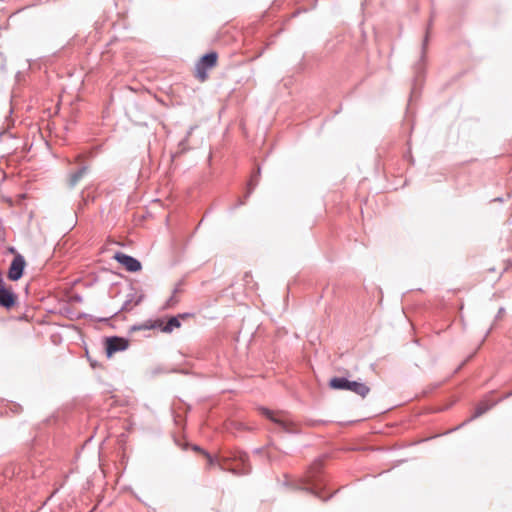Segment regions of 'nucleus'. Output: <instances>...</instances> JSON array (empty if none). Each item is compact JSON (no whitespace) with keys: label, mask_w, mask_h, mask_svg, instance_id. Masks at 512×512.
Wrapping results in <instances>:
<instances>
[{"label":"nucleus","mask_w":512,"mask_h":512,"mask_svg":"<svg viewBox=\"0 0 512 512\" xmlns=\"http://www.w3.org/2000/svg\"><path fill=\"white\" fill-rule=\"evenodd\" d=\"M259 412L271 420L273 423L277 424L282 431L288 433H296L297 425L292 421L290 416L284 411H272L267 408L261 407L259 408Z\"/></svg>","instance_id":"obj_1"},{"label":"nucleus","mask_w":512,"mask_h":512,"mask_svg":"<svg viewBox=\"0 0 512 512\" xmlns=\"http://www.w3.org/2000/svg\"><path fill=\"white\" fill-rule=\"evenodd\" d=\"M203 453V455L206 457L207 459V464H208V467H212L215 463H216V459L213 458L210 454H208L207 452H204V451H201ZM238 460L239 462H241V464L243 465V468L242 469H239L238 466H231L229 464V459L228 458H222V459H218L217 460V463L219 465V467L222 469V470H229L233 473H236V474H245V473H248L249 472V469H246L245 468V463H246V460H247V456L246 454H239L238 456Z\"/></svg>","instance_id":"obj_2"},{"label":"nucleus","mask_w":512,"mask_h":512,"mask_svg":"<svg viewBox=\"0 0 512 512\" xmlns=\"http://www.w3.org/2000/svg\"><path fill=\"white\" fill-rule=\"evenodd\" d=\"M217 59H218V56L215 52H210V53L204 55L200 59L199 63L196 66L195 76L200 81H202V82L205 81L207 78L206 70L215 67L217 64Z\"/></svg>","instance_id":"obj_3"},{"label":"nucleus","mask_w":512,"mask_h":512,"mask_svg":"<svg viewBox=\"0 0 512 512\" xmlns=\"http://www.w3.org/2000/svg\"><path fill=\"white\" fill-rule=\"evenodd\" d=\"M129 341L121 337H110L106 339V354L111 357L113 354L124 351L128 348Z\"/></svg>","instance_id":"obj_4"},{"label":"nucleus","mask_w":512,"mask_h":512,"mask_svg":"<svg viewBox=\"0 0 512 512\" xmlns=\"http://www.w3.org/2000/svg\"><path fill=\"white\" fill-rule=\"evenodd\" d=\"M114 259L129 272H138L142 268L141 263L137 259L122 252H117L114 255Z\"/></svg>","instance_id":"obj_5"},{"label":"nucleus","mask_w":512,"mask_h":512,"mask_svg":"<svg viewBox=\"0 0 512 512\" xmlns=\"http://www.w3.org/2000/svg\"><path fill=\"white\" fill-rule=\"evenodd\" d=\"M25 267V260L21 255H16L9 267L8 278L12 281H17L23 274Z\"/></svg>","instance_id":"obj_6"},{"label":"nucleus","mask_w":512,"mask_h":512,"mask_svg":"<svg viewBox=\"0 0 512 512\" xmlns=\"http://www.w3.org/2000/svg\"><path fill=\"white\" fill-rule=\"evenodd\" d=\"M188 316L189 314H180L177 317H171L165 324L161 320H157L152 327H159L163 332L170 333L175 328H179L181 326L179 321L180 318L184 319Z\"/></svg>","instance_id":"obj_7"},{"label":"nucleus","mask_w":512,"mask_h":512,"mask_svg":"<svg viewBox=\"0 0 512 512\" xmlns=\"http://www.w3.org/2000/svg\"><path fill=\"white\" fill-rule=\"evenodd\" d=\"M500 401H502V399L500 398L499 400L497 401H494L492 403H487V402H480L476 408H475V411H474V414L466 421L467 422H470L480 416H482L483 414H485L487 411H489L492 407H494L497 403H499ZM465 425V422L461 425L463 426Z\"/></svg>","instance_id":"obj_8"},{"label":"nucleus","mask_w":512,"mask_h":512,"mask_svg":"<svg viewBox=\"0 0 512 512\" xmlns=\"http://www.w3.org/2000/svg\"><path fill=\"white\" fill-rule=\"evenodd\" d=\"M15 304V295L12 291L0 288V305L10 308Z\"/></svg>","instance_id":"obj_9"},{"label":"nucleus","mask_w":512,"mask_h":512,"mask_svg":"<svg viewBox=\"0 0 512 512\" xmlns=\"http://www.w3.org/2000/svg\"><path fill=\"white\" fill-rule=\"evenodd\" d=\"M332 389L352 390V382L345 378H332L329 382Z\"/></svg>","instance_id":"obj_10"},{"label":"nucleus","mask_w":512,"mask_h":512,"mask_svg":"<svg viewBox=\"0 0 512 512\" xmlns=\"http://www.w3.org/2000/svg\"><path fill=\"white\" fill-rule=\"evenodd\" d=\"M369 392L370 387L367 384L354 380V394L365 398Z\"/></svg>","instance_id":"obj_11"},{"label":"nucleus","mask_w":512,"mask_h":512,"mask_svg":"<svg viewBox=\"0 0 512 512\" xmlns=\"http://www.w3.org/2000/svg\"><path fill=\"white\" fill-rule=\"evenodd\" d=\"M84 169L80 170L78 173L72 175L71 183L75 184L83 175Z\"/></svg>","instance_id":"obj_12"},{"label":"nucleus","mask_w":512,"mask_h":512,"mask_svg":"<svg viewBox=\"0 0 512 512\" xmlns=\"http://www.w3.org/2000/svg\"><path fill=\"white\" fill-rule=\"evenodd\" d=\"M431 26H432V21L429 22L428 27H427L426 35H425L424 41H423V50L425 49V47L427 45L429 29L431 28Z\"/></svg>","instance_id":"obj_13"},{"label":"nucleus","mask_w":512,"mask_h":512,"mask_svg":"<svg viewBox=\"0 0 512 512\" xmlns=\"http://www.w3.org/2000/svg\"><path fill=\"white\" fill-rule=\"evenodd\" d=\"M178 302V299L175 297V296H172L169 301L167 302L166 306L167 307H172L173 305H175L176 303Z\"/></svg>","instance_id":"obj_14"},{"label":"nucleus","mask_w":512,"mask_h":512,"mask_svg":"<svg viewBox=\"0 0 512 512\" xmlns=\"http://www.w3.org/2000/svg\"><path fill=\"white\" fill-rule=\"evenodd\" d=\"M511 396H512V391L506 393L501 399L504 400V399H507V398H509Z\"/></svg>","instance_id":"obj_15"},{"label":"nucleus","mask_w":512,"mask_h":512,"mask_svg":"<svg viewBox=\"0 0 512 512\" xmlns=\"http://www.w3.org/2000/svg\"><path fill=\"white\" fill-rule=\"evenodd\" d=\"M504 312V308H500L499 311H498V315H497V318L501 315V313Z\"/></svg>","instance_id":"obj_16"},{"label":"nucleus","mask_w":512,"mask_h":512,"mask_svg":"<svg viewBox=\"0 0 512 512\" xmlns=\"http://www.w3.org/2000/svg\"><path fill=\"white\" fill-rule=\"evenodd\" d=\"M368 417H369V416H367V418H368ZM365 419H366V417H362V418H360L359 420H365Z\"/></svg>","instance_id":"obj_17"}]
</instances>
